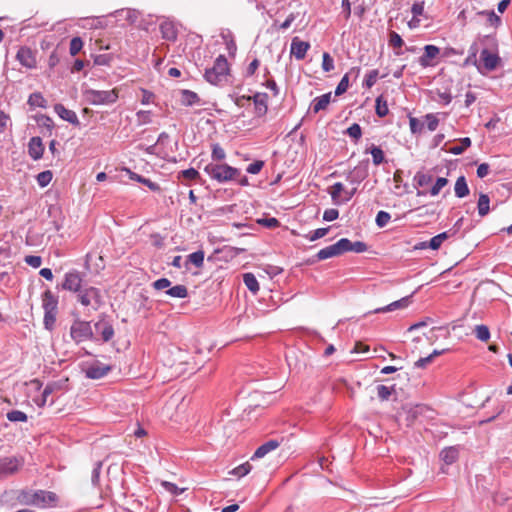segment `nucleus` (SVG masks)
Masks as SVG:
<instances>
[{
	"instance_id": "1",
	"label": "nucleus",
	"mask_w": 512,
	"mask_h": 512,
	"mask_svg": "<svg viewBox=\"0 0 512 512\" xmlns=\"http://www.w3.org/2000/svg\"><path fill=\"white\" fill-rule=\"evenodd\" d=\"M402 410L405 413L404 421L407 427H414L417 424H422L435 417V411L424 404L414 406L406 405L403 406Z\"/></svg>"
},
{
	"instance_id": "2",
	"label": "nucleus",
	"mask_w": 512,
	"mask_h": 512,
	"mask_svg": "<svg viewBox=\"0 0 512 512\" xmlns=\"http://www.w3.org/2000/svg\"><path fill=\"white\" fill-rule=\"evenodd\" d=\"M229 73V64L224 55H219L211 68H207L204 78L212 85H222L227 81Z\"/></svg>"
},
{
	"instance_id": "3",
	"label": "nucleus",
	"mask_w": 512,
	"mask_h": 512,
	"mask_svg": "<svg viewBox=\"0 0 512 512\" xmlns=\"http://www.w3.org/2000/svg\"><path fill=\"white\" fill-rule=\"evenodd\" d=\"M204 171L219 183L236 180L241 175V171L228 164H213L210 163L205 166Z\"/></svg>"
},
{
	"instance_id": "4",
	"label": "nucleus",
	"mask_w": 512,
	"mask_h": 512,
	"mask_svg": "<svg viewBox=\"0 0 512 512\" xmlns=\"http://www.w3.org/2000/svg\"><path fill=\"white\" fill-rule=\"evenodd\" d=\"M83 98L90 105H110L117 101L118 92L115 89L105 91L89 88L83 91Z\"/></svg>"
},
{
	"instance_id": "5",
	"label": "nucleus",
	"mask_w": 512,
	"mask_h": 512,
	"mask_svg": "<svg viewBox=\"0 0 512 512\" xmlns=\"http://www.w3.org/2000/svg\"><path fill=\"white\" fill-rule=\"evenodd\" d=\"M70 336L72 340L79 344L87 340L98 341L99 338L95 337L91 322L76 319L70 327Z\"/></svg>"
},
{
	"instance_id": "6",
	"label": "nucleus",
	"mask_w": 512,
	"mask_h": 512,
	"mask_svg": "<svg viewBox=\"0 0 512 512\" xmlns=\"http://www.w3.org/2000/svg\"><path fill=\"white\" fill-rule=\"evenodd\" d=\"M58 500L57 495L51 491L37 490L24 495V503L41 508L53 506Z\"/></svg>"
},
{
	"instance_id": "7",
	"label": "nucleus",
	"mask_w": 512,
	"mask_h": 512,
	"mask_svg": "<svg viewBox=\"0 0 512 512\" xmlns=\"http://www.w3.org/2000/svg\"><path fill=\"white\" fill-rule=\"evenodd\" d=\"M94 330L95 337L98 338L99 336L100 339L105 343L111 341L115 334L112 321L105 313L98 315L97 321L94 323Z\"/></svg>"
},
{
	"instance_id": "8",
	"label": "nucleus",
	"mask_w": 512,
	"mask_h": 512,
	"mask_svg": "<svg viewBox=\"0 0 512 512\" xmlns=\"http://www.w3.org/2000/svg\"><path fill=\"white\" fill-rule=\"evenodd\" d=\"M78 301L83 306L94 304L93 309L98 310L103 304L101 291L96 287H86L78 292Z\"/></svg>"
},
{
	"instance_id": "9",
	"label": "nucleus",
	"mask_w": 512,
	"mask_h": 512,
	"mask_svg": "<svg viewBox=\"0 0 512 512\" xmlns=\"http://www.w3.org/2000/svg\"><path fill=\"white\" fill-rule=\"evenodd\" d=\"M84 279V275L78 270H70L64 275V281L62 284L57 286L66 291L78 293L81 290V285Z\"/></svg>"
},
{
	"instance_id": "10",
	"label": "nucleus",
	"mask_w": 512,
	"mask_h": 512,
	"mask_svg": "<svg viewBox=\"0 0 512 512\" xmlns=\"http://www.w3.org/2000/svg\"><path fill=\"white\" fill-rule=\"evenodd\" d=\"M369 175V160L365 159L359 162L352 170L346 175V180L351 184H359L365 180Z\"/></svg>"
},
{
	"instance_id": "11",
	"label": "nucleus",
	"mask_w": 512,
	"mask_h": 512,
	"mask_svg": "<svg viewBox=\"0 0 512 512\" xmlns=\"http://www.w3.org/2000/svg\"><path fill=\"white\" fill-rule=\"evenodd\" d=\"M16 59L20 62L22 66L28 69H33L37 65L34 52L26 46L19 48L16 54Z\"/></svg>"
},
{
	"instance_id": "12",
	"label": "nucleus",
	"mask_w": 512,
	"mask_h": 512,
	"mask_svg": "<svg viewBox=\"0 0 512 512\" xmlns=\"http://www.w3.org/2000/svg\"><path fill=\"white\" fill-rule=\"evenodd\" d=\"M440 53V49L432 44H428L424 46V53L419 57L418 63L421 67L427 68L434 66L435 63L432 62L434 58H436Z\"/></svg>"
},
{
	"instance_id": "13",
	"label": "nucleus",
	"mask_w": 512,
	"mask_h": 512,
	"mask_svg": "<svg viewBox=\"0 0 512 512\" xmlns=\"http://www.w3.org/2000/svg\"><path fill=\"white\" fill-rule=\"evenodd\" d=\"M23 465V460L12 456L0 459V473L13 474Z\"/></svg>"
},
{
	"instance_id": "14",
	"label": "nucleus",
	"mask_w": 512,
	"mask_h": 512,
	"mask_svg": "<svg viewBox=\"0 0 512 512\" xmlns=\"http://www.w3.org/2000/svg\"><path fill=\"white\" fill-rule=\"evenodd\" d=\"M67 381L68 379L48 383L42 391L41 398L36 401L37 405L39 407H43L46 404L48 397L55 391L63 389Z\"/></svg>"
},
{
	"instance_id": "15",
	"label": "nucleus",
	"mask_w": 512,
	"mask_h": 512,
	"mask_svg": "<svg viewBox=\"0 0 512 512\" xmlns=\"http://www.w3.org/2000/svg\"><path fill=\"white\" fill-rule=\"evenodd\" d=\"M309 48V42L302 41L298 37H294L291 41L290 53L297 60H302L305 58Z\"/></svg>"
},
{
	"instance_id": "16",
	"label": "nucleus",
	"mask_w": 512,
	"mask_h": 512,
	"mask_svg": "<svg viewBox=\"0 0 512 512\" xmlns=\"http://www.w3.org/2000/svg\"><path fill=\"white\" fill-rule=\"evenodd\" d=\"M54 111L61 119L69 122L70 124L74 126L80 125L77 114L73 110L66 108L63 104H55Z\"/></svg>"
},
{
	"instance_id": "17",
	"label": "nucleus",
	"mask_w": 512,
	"mask_h": 512,
	"mask_svg": "<svg viewBox=\"0 0 512 512\" xmlns=\"http://www.w3.org/2000/svg\"><path fill=\"white\" fill-rule=\"evenodd\" d=\"M247 99L253 100L256 116L262 117L266 115L268 111V95L266 93L257 92L253 97H248Z\"/></svg>"
},
{
	"instance_id": "18",
	"label": "nucleus",
	"mask_w": 512,
	"mask_h": 512,
	"mask_svg": "<svg viewBox=\"0 0 512 512\" xmlns=\"http://www.w3.org/2000/svg\"><path fill=\"white\" fill-rule=\"evenodd\" d=\"M111 370L109 365L96 362L86 369V376L90 379H101Z\"/></svg>"
},
{
	"instance_id": "19",
	"label": "nucleus",
	"mask_w": 512,
	"mask_h": 512,
	"mask_svg": "<svg viewBox=\"0 0 512 512\" xmlns=\"http://www.w3.org/2000/svg\"><path fill=\"white\" fill-rule=\"evenodd\" d=\"M480 59L487 71L495 70L500 62V57L497 54L490 52L488 49H483L481 51Z\"/></svg>"
},
{
	"instance_id": "20",
	"label": "nucleus",
	"mask_w": 512,
	"mask_h": 512,
	"mask_svg": "<svg viewBox=\"0 0 512 512\" xmlns=\"http://www.w3.org/2000/svg\"><path fill=\"white\" fill-rule=\"evenodd\" d=\"M28 153L33 160H39L44 153L42 139L38 136L32 137L28 143Z\"/></svg>"
},
{
	"instance_id": "21",
	"label": "nucleus",
	"mask_w": 512,
	"mask_h": 512,
	"mask_svg": "<svg viewBox=\"0 0 512 512\" xmlns=\"http://www.w3.org/2000/svg\"><path fill=\"white\" fill-rule=\"evenodd\" d=\"M42 307L44 311L57 312L58 311V296L47 289L42 294Z\"/></svg>"
},
{
	"instance_id": "22",
	"label": "nucleus",
	"mask_w": 512,
	"mask_h": 512,
	"mask_svg": "<svg viewBox=\"0 0 512 512\" xmlns=\"http://www.w3.org/2000/svg\"><path fill=\"white\" fill-rule=\"evenodd\" d=\"M279 445H280V443L278 440L271 439V440L263 443L262 445H260L254 452L251 459L254 460V459L263 458L266 454H268L269 452L278 448Z\"/></svg>"
},
{
	"instance_id": "23",
	"label": "nucleus",
	"mask_w": 512,
	"mask_h": 512,
	"mask_svg": "<svg viewBox=\"0 0 512 512\" xmlns=\"http://www.w3.org/2000/svg\"><path fill=\"white\" fill-rule=\"evenodd\" d=\"M331 97H332L331 92H328L319 97L314 98L312 100L311 106H310V109L312 110V112L317 114L320 111L325 110L331 101Z\"/></svg>"
},
{
	"instance_id": "24",
	"label": "nucleus",
	"mask_w": 512,
	"mask_h": 512,
	"mask_svg": "<svg viewBox=\"0 0 512 512\" xmlns=\"http://www.w3.org/2000/svg\"><path fill=\"white\" fill-rule=\"evenodd\" d=\"M360 71V67H352L350 71L346 73L338 83L335 89V95L340 96L345 93L349 87V75L354 74L355 78H357L360 74Z\"/></svg>"
},
{
	"instance_id": "25",
	"label": "nucleus",
	"mask_w": 512,
	"mask_h": 512,
	"mask_svg": "<svg viewBox=\"0 0 512 512\" xmlns=\"http://www.w3.org/2000/svg\"><path fill=\"white\" fill-rule=\"evenodd\" d=\"M410 304V297H403L397 301H394L384 307L377 308L373 311V313H386L392 312L398 309H404L408 307Z\"/></svg>"
},
{
	"instance_id": "26",
	"label": "nucleus",
	"mask_w": 512,
	"mask_h": 512,
	"mask_svg": "<svg viewBox=\"0 0 512 512\" xmlns=\"http://www.w3.org/2000/svg\"><path fill=\"white\" fill-rule=\"evenodd\" d=\"M180 94H181L180 102L184 106L189 107V106H193L195 104L200 103V98H199L198 94L195 93L194 91H191L188 89H183V90H181Z\"/></svg>"
},
{
	"instance_id": "27",
	"label": "nucleus",
	"mask_w": 512,
	"mask_h": 512,
	"mask_svg": "<svg viewBox=\"0 0 512 512\" xmlns=\"http://www.w3.org/2000/svg\"><path fill=\"white\" fill-rule=\"evenodd\" d=\"M162 37L168 41H175L177 39V30L171 22H163L160 25Z\"/></svg>"
},
{
	"instance_id": "28",
	"label": "nucleus",
	"mask_w": 512,
	"mask_h": 512,
	"mask_svg": "<svg viewBox=\"0 0 512 512\" xmlns=\"http://www.w3.org/2000/svg\"><path fill=\"white\" fill-rule=\"evenodd\" d=\"M342 192H344V185L341 182H336L329 188L328 193L331 196L333 204H335V205L343 204V201H341V193Z\"/></svg>"
},
{
	"instance_id": "29",
	"label": "nucleus",
	"mask_w": 512,
	"mask_h": 512,
	"mask_svg": "<svg viewBox=\"0 0 512 512\" xmlns=\"http://www.w3.org/2000/svg\"><path fill=\"white\" fill-rule=\"evenodd\" d=\"M455 195L458 198H464L469 194V188L466 182V178L464 176H460L457 178L455 186H454Z\"/></svg>"
},
{
	"instance_id": "30",
	"label": "nucleus",
	"mask_w": 512,
	"mask_h": 512,
	"mask_svg": "<svg viewBox=\"0 0 512 512\" xmlns=\"http://www.w3.org/2000/svg\"><path fill=\"white\" fill-rule=\"evenodd\" d=\"M365 152H369L371 154L372 162L376 166L382 164L385 161L384 152L379 146L372 144L371 147L367 149Z\"/></svg>"
},
{
	"instance_id": "31",
	"label": "nucleus",
	"mask_w": 512,
	"mask_h": 512,
	"mask_svg": "<svg viewBox=\"0 0 512 512\" xmlns=\"http://www.w3.org/2000/svg\"><path fill=\"white\" fill-rule=\"evenodd\" d=\"M336 256H339V253L335 244H332L319 250L318 253L316 254V258L319 261L326 260Z\"/></svg>"
},
{
	"instance_id": "32",
	"label": "nucleus",
	"mask_w": 512,
	"mask_h": 512,
	"mask_svg": "<svg viewBox=\"0 0 512 512\" xmlns=\"http://www.w3.org/2000/svg\"><path fill=\"white\" fill-rule=\"evenodd\" d=\"M440 456H441V459L446 464H452L458 458V450L454 447H447L441 451Z\"/></svg>"
},
{
	"instance_id": "33",
	"label": "nucleus",
	"mask_w": 512,
	"mask_h": 512,
	"mask_svg": "<svg viewBox=\"0 0 512 512\" xmlns=\"http://www.w3.org/2000/svg\"><path fill=\"white\" fill-rule=\"evenodd\" d=\"M489 204H490L489 196L487 194L481 193L479 196L478 205H477L478 214L481 217H484L489 213V210H490Z\"/></svg>"
},
{
	"instance_id": "34",
	"label": "nucleus",
	"mask_w": 512,
	"mask_h": 512,
	"mask_svg": "<svg viewBox=\"0 0 512 512\" xmlns=\"http://www.w3.org/2000/svg\"><path fill=\"white\" fill-rule=\"evenodd\" d=\"M165 293L174 298H186L188 296L187 287L181 284L169 288Z\"/></svg>"
},
{
	"instance_id": "35",
	"label": "nucleus",
	"mask_w": 512,
	"mask_h": 512,
	"mask_svg": "<svg viewBox=\"0 0 512 512\" xmlns=\"http://www.w3.org/2000/svg\"><path fill=\"white\" fill-rule=\"evenodd\" d=\"M243 282L251 292L257 293L259 291V283L254 274L245 273L243 275Z\"/></svg>"
},
{
	"instance_id": "36",
	"label": "nucleus",
	"mask_w": 512,
	"mask_h": 512,
	"mask_svg": "<svg viewBox=\"0 0 512 512\" xmlns=\"http://www.w3.org/2000/svg\"><path fill=\"white\" fill-rule=\"evenodd\" d=\"M375 112L378 117H385L389 113L387 101L382 95L376 98Z\"/></svg>"
},
{
	"instance_id": "37",
	"label": "nucleus",
	"mask_w": 512,
	"mask_h": 512,
	"mask_svg": "<svg viewBox=\"0 0 512 512\" xmlns=\"http://www.w3.org/2000/svg\"><path fill=\"white\" fill-rule=\"evenodd\" d=\"M252 470V465L249 462H245L228 472L230 475H234L238 478L246 476Z\"/></svg>"
},
{
	"instance_id": "38",
	"label": "nucleus",
	"mask_w": 512,
	"mask_h": 512,
	"mask_svg": "<svg viewBox=\"0 0 512 512\" xmlns=\"http://www.w3.org/2000/svg\"><path fill=\"white\" fill-rule=\"evenodd\" d=\"M476 338L482 342H487L490 339V330L484 324L476 325L474 328Z\"/></svg>"
},
{
	"instance_id": "39",
	"label": "nucleus",
	"mask_w": 512,
	"mask_h": 512,
	"mask_svg": "<svg viewBox=\"0 0 512 512\" xmlns=\"http://www.w3.org/2000/svg\"><path fill=\"white\" fill-rule=\"evenodd\" d=\"M377 396L381 401H387L393 393H395L394 386L378 385L376 387Z\"/></svg>"
},
{
	"instance_id": "40",
	"label": "nucleus",
	"mask_w": 512,
	"mask_h": 512,
	"mask_svg": "<svg viewBox=\"0 0 512 512\" xmlns=\"http://www.w3.org/2000/svg\"><path fill=\"white\" fill-rule=\"evenodd\" d=\"M130 178L133 179V180H136L137 182H140V183L144 184L151 191L156 192V191L160 190V186L157 183H155V182L151 181L150 179L145 178V177H143L141 175H138L136 173H132Z\"/></svg>"
},
{
	"instance_id": "41",
	"label": "nucleus",
	"mask_w": 512,
	"mask_h": 512,
	"mask_svg": "<svg viewBox=\"0 0 512 512\" xmlns=\"http://www.w3.org/2000/svg\"><path fill=\"white\" fill-rule=\"evenodd\" d=\"M433 176L431 174L417 172L414 176V182L417 187H425L432 183Z\"/></svg>"
},
{
	"instance_id": "42",
	"label": "nucleus",
	"mask_w": 512,
	"mask_h": 512,
	"mask_svg": "<svg viewBox=\"0 0 512 512\" xmlns=\"http://www.w3.org/2000/svg\"><path fill=\"white\" fill-rule=\"evenodd\" d=\"M471 146V139L464 137L460 139V144L450 148L449 152L453 155H461L467 148Z\"/></svg>"
},
{
	"instance_id": "43",
	"label": "nucleus",
	"mask_w": 512,
	"mask_h": 512,
	"mask_svg": "<svg viewBox=\"0 0 512 512\" xmlns=\"http://www.w3.org/2000/svg\"><path fill=\"white\" fill-rule=\"evenodd\" d=\"M449 235H448V232H442L434 237H432L430 240H429V248L432 249V250H437L440 248V246L442 245V243L448 239Z\"/></svg>"
},
{
	"instance_id": "44",
	"label": "nucleus",
	"mask_w": 512,
	"mask_h": 512,
	"mask_svg": "<svg viewBox=\"0 0 512 512\" xmlns=\"http://www.w3.org/2000/svg\"><path fill=\"white\" fill-rule=\"evenodd\" d=\"M28 104L32 107H46V100L41 93L35 92L29 96Z\"/></svg>"
},
{
	"instance_id": "45",
	"label": "nucleus",
	"mask_w": 512,
	"mask_h": 512,
	"mask_svg": "<svg viewBox=\"0 0 512 512\" xmlns=\"http://www.w3.org/2000/svg\"><path fill=\"white\" fill-rule=\"evenodd\" d=\"M379 77V70L373 69L370 70L363 81V87L370 89L373 87L377 81V78Z\"/></svg>"
},
{
	"instance_id": "46",
	"label": "nucleus",
	"mask_w": 512,
	"mask_h": 512,
	"mask_svg": "<svg viewBox=\"0 0 512 512\" xmlns=\"http://www.w3.org/2000/svg\"><path fill=\"white\" fill-rule=\"evenodd\" d=\"M52 178L53 174L50 170L42 171L36 176L37 183L42 188L48 186Z\"/></svg>"
},
{
	"instance_id": "47",
	"label": "nucleus",
	"mask_w": 512,
	"mask_h": 512,
	"mask_svg": "<svg viewBox=\"0 0 512 512\" xmlns=\"http://www.w3.org/2000/svg\"><path fill=\"white\" fill-rule=\"evenodd\" d=\"M57 312L44 311L43 324L45 329L53 330L56 323Z\"/></svg>"
},
{
	"instance_id": "48",
	"label": "nucleus",
	"mask_w": 512,
	"mask_h": 512,
	"mask_svg": "<svg viewBox=\"0 0 512 512\" xmlns=\"http://www.w3.org/2000/svg\"><path fill=\"white\" fill-rule=\"evenodd\" d=\"M479 15H485L487 17V22L493 26L498 27L501 24V18L494 11H480Z\"/></svg>"
},
{
	"instance_id": "49",
	"label": "nucleus",
	"mask_w": 512,
	"mask_h": 512,
	"mask_svg": "<svg viewBox=\"0 0 512 512\" xmlns=\"http://www.w3.org/2000/svg\"><path fill=\"white\" fill-rule=\"evenodd\" d=\"M6 416L11 422H26L28 419L27 415L20 410H11Z\"/></svg>"
},
{
	"instance_id": "50",
	"label": "nucleus",
	"mask_w": 512,
	"mask_h": 512,
	"mask_svg": "<svg viewBox=\"0 0 512 512\" xmlns=\"http://www.w3.org/2000/svg\"><path fill=\"white\" fill-rule=\"evenodd\" d=\"M188 262H191L196 267H201L204 262V252L201 250L195 251L188 255Z\"/></svg>"
},
{
	"instance_id": "51",
	"label": "nucleus",
	"mask_w": 512,
	"mask_h": 512,
	"mask_svg": "<svg viewBox=\"0 0 512 512\" xmlns=\"http://www.w3.org/2000/svg\"><path fill=\"white\" fill-rule=\"evenodd\" d=\"M409 126L412 134H420L424 129V123L416 117H409Z\"/></svg>"
},
{
	"instance_id": "52",
	"label": "nucleus",
	"mask_w": 512,
	"mask_h": 512,
	"mask_svg": "<svg viewBox=\"0 0 512 512\" xmlns=\"http://www.w3.org/2000/svg\"><path fill=\"white\" fill-rule=\"evenodd\" d=\"M447 183L448 180L446 178L438 177L434 185L429 190V194L431 196H437L440 193L441 189L447 185Z\"/></svg>"
},
{
	"instance_id": "53",
	"label": "nucleus",
	"mask_w": 512,
	"mask_h": 512,
	"mask_svg": "<svg viewBox=\"0 0 512 512\" xmlns=\"http://www.w3.org/2000/svg\"><path fill=\"white\" fill-rule=\"evenodd\" d=\"M83 47V41L80 37H73L70 41L69 52L71 56H75Z\"/></svg>"
},
{
	"instance_id": "54",
	"label": "nucleus",
	"mask_w": 512,
	"mask_h": 512,
	"mask_svg": "<svg viewBox=\"0 0 512 512\" xmlns=\"http://www.w3.org/2000/svg\"><path fill=\"white\" fill-rule=\"evenodd\" d=\"M427 129L429 131H435L439 125V119L436 114L428 113L424 116Z\"/></svg>"
},
{
	"instance_id": "55",
	"label": "nucleus",
	"mask_w": 512,
	"mask_h": 512,
	"mask_svg": "<svg viewBox=\"0 0 512 512\" xmlns=\"http://www.w3.org/2000/svg\"><path fill=\"white\" fill-rule=\"evenodd\" d=\"M335 245L339 255H341L345 252L351 251L352 241H350L348 238H341L335 243Z\"/></svg>"
},
{
	"instance_id": "56",
	"label": "nucleus",
	"mask_w": 512,
	"mask_h": 512,
	"mask_svg": "<svg viewBox=\"0 0 512 512\" xmlns=\"http://www.w3.org/2000/svg\"><path fill=\"white\" fill-rule=\"evenodd\" d=\"M334 59L328 52H324L322 55V69L325 72H330L334 70Z\"/></svg>"
},
{
	"instance_id": "57",
	"label": "nucleus",
	"mask_w": 512,
	"mask_h": 512,
	"mask_svg": "<svg viewBox=\"0 0 512 512\" xmlns=\"http://www.w3.org/2000/svg\"><path fill=\"white\" fill-rule=\"evenodd\" d=\"M345 133L349 135L351 138L358 141L362 136V129L358 123H353L351 126L347 128Z\"/></svg>"
},
{
	"instance_id": "58",
	"label": "nucleus",
	"mask_w": 512,
	"mask_h": 512,
	"mask_svg": "<svg viewBox=\"0 0 512 512\" xmlns=\"http://www.w3.org/2000/svg\"><path fill=\"white\" fill-rule=\"evenodd\" d=\"M390 219H391L390 214L386 211L381 210L377 213L375 222L378 227L383 228L388 224Z\"/></svg>"
},
{
	"instance_id": "59",
	"label": "nucleus",
	"mask_w": 512,
	"mask_h": 512,
	"mask_svg": "<svg viewBox=\"0 0 512 512\" xmlns=\"http://www.w3.org/2000/svg\"><path fill=\"white\" fill-rule=\"evenodd\" d=\"M211 157L213 160L221 161L226 157L224 149L219 144H213Z\"/></svg>"
},
{
	"instance_id": "60",
	"label": "nucleus",
	"mask_w": 512,
	"mask_h": 512,
	"mask_svg": "<svg viewBox=\"0 0 512 512\" xmlns=\"http://www.w3.org/2000/svg\"><path fill=\"white\" fill-rule=\"evenodd\" d=\"M403 44H404V41L401 38V36L397 32L391 31L389 34V45L394 48H397V47L400 48L403 46Z\"/></svg>"
},
{
	"instance_id": "61",
	"label": "nucleus",
	"mask_w": 512,
	"mask_h": 512,
	"mask_svg": "<svg viewBox=\"0 0 512 512\" xmlns=\"http://www.w3.org/2000/svg\"><path fill=\"white\" fill-rule=\"evenodd\" d=\"M138 125H144L151 122V112L140 110L136 113Z\"/></svg>"
},
{
	"instance_id": "62",
	"label": "nucleus",
	"mask_w": 512,
	"mask_h": 512,
	"mask_svg": "<svg viewBox=\"0 0 512 512\" xmlns=\"http://www.w3.org/2000/svg\"><path fill=\"white\" fill-rule=\"evenodd\" d=\"M162 486L166 491L170 492L173 495H180L184 492V488H179L176 484L168 481L162 482Z\"/></svg>"
},
{
	"instance_id": "63",
	"label": "nucleus",
	"mask_w": 512,
	"mask_h": 512,
	"mask_svg": "<svg viewBox=\"0 0 512 512\" xmlns=\"http://www.w3.org/2000/svg\"><path fill=\"white\" fill-rule=\"evenodd\" d=\"M264 167V161L262 160H255L254 162L250 163L246 171L250 174H258L262 168Z\"/></svg>"
},
{
	"instance_id": "64",
	"label": "nucleus",
	"mask_w": 512,
	"mask_h": 512,
	"mask_svg": "<svg viewBox=\"0 0 512 512\" xmlns=\"http://www.w3.org/2000/svg\"><path fill=\"white\" fill-rule=\"evenodd\" d=\"M37 123L39 126L45 127L49 131L52 130L53 125H54L52 118H50L47 115H40L39 117H37Z\"/></svg>"
}]
</instances>
